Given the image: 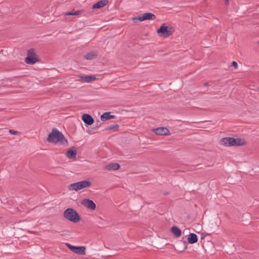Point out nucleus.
Here are the masks:
<instances>
[{
	"label": "nucleus",
	"instance_id": "7ed1b4c3",
	"mask_svg": "<svg viewBox=\"0 0 259 259\" xmlns=\"http://www.w3.org/2000/svg\"><path fill=\"white\" fill-rule=\"evenodd\" d=\"M91 185V183L88 180H83L77 183L71 184L69 186V189L71 191H77L83 188L89 187Z\"/></svg>",
	"mask_w": 259,
	"mask_h": 259
},
{
	"label": "nucleus",
	"instance_id": "20e7f679",
	"mask_svg": "<svg viewBox=\"0 0 259 259\" xmlns=\"http://www.w3.org/2000/svg\"><path fill=\"white\" fill-rule=\"evenodd\" d=\"M157 33L159 34L161 36L167 37L172 34V28L166 26L165 24L164 23L162 24L160 28L157 30Z\"/></svg>",
	"mask_w": 259,
	"mask_h": 259
},
{
	"label": "nucleus",
	"instance_id": "bb28decb",
	"mask_svg": "<svg viewBox=\"0 0 259 259\" xmlns=\"http://www.w3.org/2000/svg\"><path fill=\"white\" fill-rule=\"evenodd\" d=\"M232 66L234 67L235 68L237 69L238 67L237 63L236 61H233L232 63Z\"/></svg>",
	"mask_w": 259,
	"mask_h": 259
},
{
	"label": "nucleus",
	"instance_id": "cd10ccee",
	"mask_svg": "<svg viewBox=\"0 0 259 259\" xmlns=\"http://www.w3.org/2000/svg\"><path fill=\"white\" fill-rule=\"evenodd\" d=\"M204 86H208V83L206 82V83H204Z\"/></svg>",
	"mask_w": 259,
	"mask_h": 259
},
{
	"label": "nucleus",
	"instance_id": "a878e982",
	"mask_svg": "<svg viewBox=\"0 0 259 259\" xmlns=\"http://www.w3.org/2000/svg\"><path fill=\"white\" fill-rule=\"evenodd\" d=\"M9 132L10 134H13V135H18L20 133L19 132L15 131H14L12 130H10L9 131Z\"/></svg>",
	"mask_w": 259,
	"mask_h": 259
},
{
	"label": "nucleus",
	"instance_id": "4be33fe9",
	"mask_svg": "<svg viewBox=\"0 0 259 259\" xmlns=\"http://www.w3.org/2000/svg\"><path fill=\"white\" fill-rule=\"evenodd\" d=\"M35 56L36 54L34 52V50L33 49H29L27 52V56Z\"/></svg>",
	"mask_w": 259,
	"mask_h": 259
},
{
	"label": "nucleus",
	"instance_id": "5701e85b",
	"mask_svg": "<svg viewBox=\"0 0 259 259\" xmlns=\"http://www.w3.org/2000/svg\"><path fill=\"white\" fill-rule=\"evenodd\" d=\"M234 146H241L243 145V142L240 139H235Z\"/></svg>",
	"mask_w": 259,
	"mask_h": 259
},
{
	"label": "nucleus",
	"instance_id": "4468645a",
	"mask_svg": "<svg viewBox=\"0 0 259 259\" xmlns=\"http://www.w3.org/2000/svg\"><path fill=\"white\" fill-rule=\"evenodd\" d=\"M188 241L189 243L194 244L198 241V237L196 234L194 233H190L188 237Z\"/></svg>",
	"mask_w": 259,
	"mask_h": 259
},
{
	"label": "nucleus",
	"instance_id": "393cba45",
	"mask_svg": "<svg viewBox=\"0 0 259 259\" xmlns=\"http://www.w3.org/2000/svg\"><path fill=\"white\" fill-rule=\"evenodd\" d=\"M67 246L72 251L74 252V251L76 249V246H73V245H71V244H70L69 243L67 244Z\"/></svg>",
	"mask_w": 259,
	"mask_h": 259
},
{
	"label": "nucleus",
	"instance_id": "aec40b11",
	"mask_svg": "<svg viewBox=\"0 0 259 259\" xmlns=\"http://www.w3.org/2000/svg\"><path fill=\"white\" fill-rule=\"evenodd\" d=\"M81 11L77 10L76 11H70L67 12L65 14V16H74V15H78L81 13Z\"/></svg>",
	"mask_w": 259,
	"mask_h": 259
},
{
	"label": "nucleus",
	"instance_id": "6ab92c4d",
	"mask_svg": "<svg viewBox=\"0 0 259 259\" xmlns=\"http://www.w3.org/2000/svg\"><path fill=\"white\" fill-rule=\"evenodd\" d=\"M85 249L84 246H76L74 253L79 255H84L85 253Z\"/></svg>",
	"mask_w": 259,
	"mask_h": 259
},
{
	"label": "nucleus",
	"instance_id": "2eb2a0df",
	"mask_svg": "<svg viewBox=\"0 0 259 259\" xmlns=\"http://www.w3.org/2000/svg\"><path fill=\"white\" fill-rule=\"evenodd\" d=\"M171 232L177 238L180 237L182 234V231L181 229L176 226H174L171 228Z\"/></svg>",
	"mask_w": 259,
	"mask_h": 259
},
{
	"label": "nucleus",
	"instance_id": "6e6552de",
	"mask_svg": "<svg viewBox=\"0 0 259 259\" xmlns=\"http://www.w3.org/2000/svg\"><path fill=\"white\" fill-rule=\"evenodd\" d=\"M82 120L88 125H92L94 122L93 118L88 114H83L82 116Z\"/></svg>",
	"mask_w": 259,
	"mask_h": 259
},
{
	"label": "nucleus",
	"instance_id": "0eeeda50",
	"mask_svg": "<svg viewBox=\"0 0 259 259\" xmlns=\"http://www.w3.org/2000/svg\"><path fill=\"white\" fill-rule=\"evenodd\" d=\"M153 131L157 135L165 136L170 135V132L168 128L164 127H159L153 130Z\"/></svg>",
	"mask_w": 259,
	"mask_h": 259
},
{
	"label": "nucleus",
	"instance_id": "c756f323",
	"mask_svg": "<svg viewBox=\"0 0 259 259\" xmlns=\"http://www.w3.org/2000/svg\"><path fill=\"white\" fill-rule=\"evenodd\" d=\"M98 123H97V125L95 127H94V129H96L97 127H98Z\"/></svg>",
	"mask_w": 259,
	"mask_h": 259
},
{
	"label": "nucleus",
	"instance_id": "f03ea898",
	"mask_svg": "<svg viewBox=\"0 0 259 259\" xmlns=\"http://www.w3.org/2000/svg\"><path fill=\"white\" fill-rule=\"evenodd\" d=\"M63 217L66 220L76 223L80 220V217L78 212L74 209L71 208H67L63 212Z\"/></svg>",
	"mask_w": 259,
	"mask_h": 259
},
{
	"label": "nucleus",
	"instance_id": "7c9ffc66",
	"mask_svg": "<svg viewBox=\"0 0 259 259\" xmlns=\"http://www.w3.org/2000/svg\"><path fill=\"white\" fill-rule=\"evenodd\" d=\"M258 44H259V41L258 42Z\"/></svg>",
	"mask_w": 259,
	"mask_h": 259
},
{
	"label": "nucleus",
	"instance_id": "1a4fd4ad",
	"mask_svg": "<svg viewBox=\"0 0 259 259\" xmlns=\"http://www.w3.org/2000/svg\"><path fill=\"white\" fill-rule=\"evenodd\" d=\"M76 155V148L74 146L71 147L66 152V156L69 159L75 158Z\"/></svg>",
	"mask_w": 259,
	"mask_h": 259
},
{
	"label": "nucleus",
	"instance_id": "423d86ee",
	"mask_svg": "<svg viewBox=\"0 0 259 259\" xmlns=\"http://www.w3.org/2000/svg\"><path fill=\"white\" fill-rule=\"evenodd\" d=\"M235 139L233 137L223 138L221 140L220 143L226 146H234Z\"/></svg>",
	"mask_w": 259,
	"mask_h": 259
},
{
	"label": "nucleus",
	"instance_id": "a211bd4d",
	"mask_svg": "<svg viewBox=\"0 0 259 259\" xmlns=\"http://www.w3.org/2000/svg\"><path fill=\"white\" fill-rule=\"evenodd\" d=\"M98 56V53L96 51H91L84 55V57L87 60H92L96 58Z\"/></svg>",
	"mask_w": 259,
	"mask_h": 259
},
{
	"label": "nucleus",
	"instance_id": "dca6fc26",
	"mask_svg": "<svg viewBox=\"0 0 259 259\" xmlns=\"http://www.w3.org/2000/svg\"><path fill=\"white\" fill-rule=\"evenodd\" d=\"M155 15L151 13L148 12L142 14V19H143L144 21L146 20H153L155 19Z\"/></svg>",
	"mask_w": 259,
	"mask_h": 259
},
{
	"label": "nucleus",
	"instance_id": "9d476101",
	"mask_svg": "<svg viewBox=\"0 0 259 259\" xmlns=\"http://www.w3.org/2000/svg\"><path fill=\"white\" fill-rule=\"evenodd\" d=\"M120 168V165L117 163H111L105 166L104 169L108 170H115Z\"/></svg>",
	"mask_w": 259,
	"mask_h": 259
},
{
	"label": "nucleus",
	"instance_id": "f3484780",
	"mask_svg": "<svg viewBox=\"0 0 259 259\" xmlns=\"http://www.w3.org/2000/svg\"><path fill=\"white\" fill-rule=\"evenodd\" d=\"M110 112H107L103 113L101 116V120L103 121H105L110 119L114 118L115 117V115H110Z\"/></svg>",
	"mask_w": 259,
	"mask_h": 259
},
{
	"label": "nucleus",
	"instance_id": "9b49d317",
	"mask_svg": "<svg viewBox=\"0 0 259 259\" xmlns=\"http://www.w3.org/2000/svg\"><path fill=\"white\" fill-rule=\"evenodd\" d=\"M80 78L81 81L85 82H90L96 79L95 75L80 76Z\"/></svg>",
	"mask_w": 259,
	"mask_h": 259
},
{
	"label": "nucleus",
	"instance_id": "b1692460",
	"mask_svg": "<svg viewBox=\"0 0 259 259\" xmlns=\"http://www.w3.org/2000/svg\"><path fill=\"white\" fill-rule=\"evenodd\" d=\"M119 125L118 124H113L108 126L107 129L109 130H112L114 129H117Z\"/></svg>",
	"mask_w": 259,
	"mask_h": 259
},
{
	"label": "nucleus",
	"instance_id": "412c9836",
	"mask_svg": "<svg viewBox=\"0 0 259 259\" xmlns=\"http://www.w3.org/2000/svg\"><path fill=\"white\" fill-rule=\"evenodd\" d=\"M143 21V19H142V14L141 15L135 17L133 18V21L134 23H138V22H142Z\"/></svg>",
	"mask_w": 259,
	"mask_h": 259
},
{
	"label": "nucleus",
	"instance_id": "f257e3e1",
	"mask_svg": "<svg viewBox=\"0 0 259 259\" xmlns=\"http://www.w3.org/2000/svg\"><path fill=\"white\" fill-rule=\"evenodd\" d=\"M47 141L49 143H53L55 144L59 142L62 145H67L68 143L64 135L56 128H53L47 138Z\"/></svg>",
	"mask_w": 259,
	"mask_h": 259
},
{
	"label": "nucleus",
	"instance_id": "39448f33",
	"mask_svg": "<svg viewBox=\"0 0 259 259\" xmlns=\"http://www.w3.org/2000/svg\"><path fill=\"white\" fill-rule=\"evenodd\" d=\"M81 204L84 207L91 210H95L96 208V205L94 202L89 199H83L81 202Z\"/></svg>",
	"mask_w": 259,
	"mask_h": 259
},
{
	"label": "nucleus",
	"instance_id": "ddd939ff",
	"mask_svg": "<svg viewBox=\"0 0 259 259\" xmlns=\"http://www.w3.org/2000/svg\"><path fill=\"white\" fill-rule=\"evenodd\" d=\"M25 62L28 64H34L38 61V58L36 56H27L25 59Z\"/></svg>",
	"mask_w": 259,
	"mask_h": 259
},
{
	"label": "nucleus",
	"instance_id": "f8f14e48",
	"mask_svg": "<svg viewBox=\"0 0 259 259\" xmlns=\"http://www.w3.org/2000/svg\"><path fill=\"white\" fill-rule=\"evenodd\" d=\"M108 3L107 0H101L99 1L98 2L96 3L92 6L93 9H100L104 6H106L107 4Z\"/></svg>",
	"mask_w": 259,
	"mask_h": 259
},
{
	"label": "nucleus",
	"instance_id": "c85d7f7f",
	"mask_svg": "<svg viewBox=\"0 0 259 259\" xmlns=\"http://www.w3.org/2000/svg\"><path fill=\"white\" fill-rule=\"evenodd\" d=\"M229 2V0H225V2L227 4Z\"/></svg>",
	"mask_w": 259,
	"mask_h": 259
}]
</instances>
